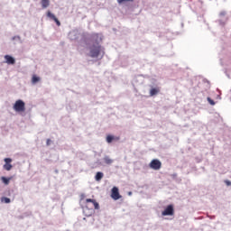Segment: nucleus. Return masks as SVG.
Masks as SVG:
<instances>
[{
	"label": "nucleus",
	"mask_w": 231,
	"mask_h": 231,
	"mask_svg": "<svg viewBox=\"0 0 231 231\" xmlns=\"http://www.w3.org/2000/svg\"><path fill=\"white\" fill-rule=\"evenodd\" d=\"M84 208L83 212L87 217H89V216H93L95 214V209L98 210L100 208V206L98 205V202H97L96 199H87L84 202Z\"/></svg>",
	"instance_id": "nucleus-1"
},
{
	"label": "nucleus",
	"mask_w": 231,
	"mask_h": 231,
	"mask_svg": "<svg viewBox=\"0 0 231 231\" xmlns=\"http://www.w3.org/2000/svg\"><path fill=\"white\" fill-rule=\"evenodd\" d=\"M13 108L16 113H24L26 111V104L24 101L18 99L15 101Z\"/></svg>",
	"instance_id": "nucleus-2"
},
{
	"label": "nucleus",
	"mask_w": 231,
	"mask_h": 231,
	"mask_svg": "<svg viewBox=\"0 0 231 231\" xmlns=\"http://www.w3.org/2000/svg\"><path fill=\"white\" fill-rule=\"evenodd\" d=\"M102 52V47L97 43V45H93L90 47V57L92 59H97L100 53Z\"/></svg>",
	"instance_id": "nucleus-3"
},
{
	"label": "nucleus",
	"mask_w": 231,
	"mask_h": 231,
	"mask_svg": "<svg viewBox=\"0 0 231 231\" xmlns=\"http://www.w3.org/2000/svg\"><path fill=\"white\" fill-rule=\"evenodd\" d=\"M150 169H152L153 171H160L162 169V162L158 159H153L150 164H149Z\"/></svg>",
	"instance_id": "nucleus-4"
},
{
	"label": "nucleus",
	"mask_w": 231,
	"mask_h": 231,
	"mask_svg": "<svg viewBox=\"0 0 231 231\" xmlns=\"http://www.w3.org/2000/svg\"><path fill=\"white\" fill-rule=\"evenodd\" d=\"M162 216H174V206L169 205L167 208L162 212Z\"/></svg>",
	"instance_id": "nucleus-5"
},
{
	"label": "nucleus",
	"mask_w": 231,
	"mask_h": 231,
	"mask_svg": "<svg viewBox=\"0 0 231 231\" xmlns=\"http://www.w3.org/2000/svg\"><path fill=\"white\" fill-rule=\"evenodd\" d=\"M111 198H112V199H115V201H116L117 199H120V198H122V196L120 195V192L118 191V188L114 187L112 189Z\"/></svg>",
	"instance_id": "nucleus-6"
},
{
	"label": "nucleus",
	"mask_w": 231,
	"mask_h": 231,
	"mask_svg": "<svg viewBox=\"0 0 231 231\" xmlns=\"http://www.w3.org/2000/svg\"><path fill=\"white\" fill-rule=\"evenodd\" d=\"M47 17H49V19H51L52 21H54L56 23L57 26H60V21H59L57 16H55V14H53L51 12H50V11L47 12Z\"/></svg>",
	"instance_id": "nucleus-7"
},
{
	"label": "nucleus",
	"mask_w": 231,
	"mask_h": 231,
	"mask_svg": "<svg viewBox=\"0 0 231 231\" xmlns=\"http://www.w3.org/2000/svg\"><path fill=\"white\" fill-rule=\"evenodd\" d=\"M4 162H5V164H4L5 171H12V167H13L11 164L12 159L5 158L4 159Z\"/></svg>",
	"instance_id": "nucleus-8"
},
{
	"label": "nucleus",
	"mask_w": 231,
	"mask_h": 231,
	"mask_svg": "<svg viewBox=\"0 0 231 231\" xmlns=\"http://www.w3.org/2000/svg\"><path fill=\"white\" fill-rule=\"evenodd\" d=\"M5 59L7 64H15V59H14V57H12L10 55H5Z\"/></svg>",
	"instance_id": "nucleus-9"
},
{
	"label": "nucleus",
	"mask_w": 231,
	"mask_h": 231,
	"mask_svg": "<svg viewBox=\"0 0 231 231\" xmlns=\"http://www.w3.org/2000/svg\"><path fill=\"white\" fill-rule=\"evenodd\" d=\"M102 178H104V173L102 171H97L95 176L96 181H100V180H102Z\"/></svg>",
	"instance_id": "nucleus-10"
},
{
	"label": "nucleus",
	"mask_w": 231,
	"mask_h": 231,
	"mask_svg": "<svg viewBox=\"0 0 231 231\" xmlns=\"http://www.w3.org/2000/svg\"><path fill=\"white\" fill-rule=\"evenodd\" d=\"M42 8H48L50 6V0L41 1Z\"/></svg>",
	"instance_id": "nucleus-11"
},
{
	"label": "nucleus",
	"mask_w": 231,
	"mask_h": 231,
	"mask_svg": "<svg viewBox=\"0 0 231 231\" xmlns=\"http://www.w3.org/2000/svg\"><path fill=\"white\" fill-rule=\"evenodd\" d=\"M160 91L159 88H152L150 90V97H154Z\"/></svg>",
	"instance_id": "nucleus-12"
},
{
	"label": "nucleus",
	"mask_w": 231,
	"mask_h": 231,
	"mask_svg": "<svg viewBox=\"0 0 231 231\" xmlns=\"http://www.w3.org/2000/svg\"><path fill=\"white\" fill-rule=\"evenodd\" d=\"M10 180H12V178L1 177V180L5 185H10Z\"/></svg>",
	"instance_id": "nucleus-13"
},
{
	"label": "nucleus",
	"mask_w": 231,
	"mask_h": 231,
	"mask_svg": "<svg viewBox=\"0 0 231 231\" xmlns=\"http://www.w3.org/2000/svg\"><path fill=\"white\" fill-rule=\"evenodd\" d=\"M105 163H106V165H111V163H113V160L111 158H109L108 156H106L104 159Z\"/></svg>",
	"instance_id": "nucleus-14"
},
{
	"label": "nucleus",
	"mask_w": 231,
	"mask_h": 231,
	"mask_svg": "<svg viewBox=\"0 0 231 231\" xmlns=\"http://www.w3.org/2000/svg\"><path fill=\"white\" fill-rule=\"evenodd\" d=\"M39 80H41V78L37 77L36 75L32 76V84H37Z\"/></svg>",
	"instance_id": "nucleus-15"
},
{
	"label": "nucleus",
	"mask_w": 231,
	"mask_h": 231,
	"mask_svg": "<svg viewBox=\"0 0 231 231\" xmlns=\"http://www.w3.org/2000/svg\"><path fill=\"white\" fill-rule=\"evenodd\" d=\"M115 140V137L113 135H107L106 136V142L107 143H111Z\"/></svg>",
	"instance_id": "nucleus-16"
},
{
	"label": "nucleus",
	"mask_w": 231,
	"mask_h": 231,
	"mask_svg": "<svg viewBox=\"0 0 231 231\" xmlns=\"http://www.w3.org/2000/svg\"><path fill=\"white\" fill-rule=\"evenodd\" d=\"M133 1H134V0H117V3L119 5H122V3H130V2H133Z\"/></svg>",
	"instance_id": "nucleus-17"
},
{
	"label": "nucleus",
	"mask_w": 231,
	"mask_h": 231,
	"mask_svg": "<svg viewBox=\"0 0 231 231\" xmlns=\"http://www.w3.org/2000/svg\"><path fill=\"white\" fill-rule=\"evenodd\" d=\"M1 201L4 202V203H10V199H8L6 197H3Z\"/></svg>",
	"instance_id": "nucleus-18"
},
{
	"label": "nucleus",
	"mask_w": 231,
	"mask_h": 231,
	"mask_svg": "<svg viewBox=\"0 0 231 231\" xmlns=\"http://www.w3.org/2000/svg\"><path fill=\"white\" fill-rule=\"evenodd\" d=\"M208 102L210 104V106H216V102H214V100H212L210 97H208Z\"/></svg>",
	"instance_id": "nucleus-19"
},
{
	"label": "nucleus",
	"mask_w": 231,
	"mask_h": 231,
	"mask_svg": "<svg viewBox=\"0 0 231 231\" xmlns=\"http://www.w3.org/2000/svg\"><path fill=\"white\" fill-rule=\"evenodd\" d=\"M226 185H227V187H230L231 185V181L230 180H225Z\"/></svg>",
	"instance_id": "nucleus-20"
},
{
	"label": "nucleus",
	"mask_w": 231,
	"mask_h": 231,
	"mask_svg": "<svg viewBox=\"0 0 231 231\" xmlns=\"http://www.w3.org/2000/svg\"><path fill=\"white\" fill-rule=\"evenodd\" d=\"M46 143H47V145H51V139H47Z\"/></svg>",
	"instance_id": "nucleus-21"
}]
</instances>
